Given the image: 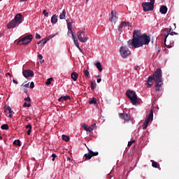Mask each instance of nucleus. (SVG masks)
I'll use <instances>...</instances> for the list:
<instances>
[{
    "label": "nucleus",
    "instance_id": "1",
    "mask_svg": "<svg viewBox=\"0 0 179 179\" xmlns=\"http://www.w3.org/2000/svg\"><path fill=\"white\" fill-rule=\"evenodd\" d=\"M141 30L135 29L133 32V38L127 41V45L129 48H139L144 45H148L150 43V36L143 34L141 35Z\"/></svg>",
    "mask_w": 179,
    "mask_h": 179
},
{
    "label": "nucleus",
    "instance_id": "2",
    "mask_svg": "<svg viewBox=\"0 0 179 179\" xmlns=\"http://www.w3.org/2000/svg\"><path fill=\"white\" fill-rule=\"evenodd\" d=\"M153 80L155 82V91L160 92L163 86V78H162V69H157L152 76H149L146 85L148 87H152Z\"/></svg>",
    "mask_w": 179,
    "mask_h": 179
},
{
    "label": "nucleus",
    "instance_id": "3",
    "mask_svg": "<svg viewBox=\"0 0 179 179\" xmlns=\"http://www.w3.org/2000/svg\"><path fill=\"white\" fill-rule=\"evenodd\" d=\"M171 31V28L169 31V28H165L162 30V36L164 38V44L168 48H171L174 45V41H170L173 37L169 36V32Z\"/></svg>",
    "mask_w": 179,
    "mask_h": 179
},
{
    "label": "nucleus",
    "instance_id": "4",
    "mask_svg": "<svg viewBox=\"0 0 179 179\" xmlns=\"http://www.w3.org/2000/svg\"><path fill=\"white\" fill-rule=\"evenodd\" d=\"M126 96L129 99L130 101H131L133 106H137V104H139V99H138L136 92L134 91L128 90L126 92Z\"/></svg>",
    "mask_w": 179,
    "mask_h": 179
},
{
    "label": "nucleus",
    "instance_id": "5",
    "mask_svg": "<svg viewBox=\"0 0 179 179\" xmlns=\"http://www.w3.org/2000/svg\"><path fill=\"white\" fill-rule=\"evenodd\" d=\"M22 17H23V15H22V14H17L15 18L7 25V28L14 29V27H16L17 26L20 24V23H22Z\"/></svg>",
    "mask_w": 179,
    "mask_h": 179
},
{
    "label": "nucleus",
    "instance_id": "6",
    "mask_svg": "<svg viewBox=\"0 0 179 179\" xmlns=\"http://www.w3.org/2000/svg\"><path fill=\"white\" fill-rule=\"evenodd\" d=\"M78 39L80 43H86L87 40H89V37L86 35V31L85 29H80L77 33Z\"/></svg>",
    "mask_w": 179,
    "mask_h": 179
},
{
    "label": "nucleus",
    "instance_id": "7",
    "mask_svg": "<svg viewBox=\"0 0 179 179\" xmlns=\"http://www.w3.org/2000/svg\"><path fill=\"white\" fill-rule=\"evenodd\" d=\"M31 40H33V35H27L26 36L22 38L17 44L18 45H27V44H29V43H31Z\"/></svg>",
    "mask_w": 179,
    "mask_h": 179
},
{
    "label": "nucleus",
    "instance_id": "8",
    "mask_svg": "<svg viewBox=\"0 0 179 179\" xmlns=\"http://www.w3.org/2000/svg\"><path fill=\"white\" fill-rule=\"evenodd\" d=\"M153 121V110H150L149 115L145 117L144 124L143 125V129H146L148 128V125H149V122H152Z\"/></svg>",
    "mask_w": 179,
    "mask_h": 179
},
{
    "label": "nucleus",
    "instance_id": "9",
    "mask_svg": "<svg viewBox=\"0 0 179 179\" xmlns=\"http://www.w3.org/2000/svg\"><path fill=\"white\" fill-rule=\"evenodd\" d=\"M120 55L123 58H127L129 57V55L131 54V50L127 47V46H122L120 48Z\"/></svg>",
    "mask_w": 179,
    "mask_h": 179
},
{
    "label": "nucleus",
    "instance_id": "10",
    "mask_svg": "<svg viewBox=\"0 0 179 179\" xmlns=\"http://www.w3.org/2000/svg\"><path fill=\"white\" fill-rule=\"evenodd\" d=\"M88 153L85 154L84 157L86 160H90L94 156H99V152H93L89 148H87Z\"/></svg>",
    "mask_w": 179,
    "mask_h": 179
},
{
    "label": "nucleus",
    "instance_id": "11",
    "mask_svg": "<svg viewBox=\"0 0 179 179\" xmlns=\"http://www.w3.org/2000/svg\"><path fill=\"white\" fill-rule=\"evenodd\" d=\"M142 6L144 12H149V10H153L155 9V6L150 4L149 2L143 3Z\"/></svg>",
    "mask_w": 179,
    "mask_h": 179
},
{
    "label": "nucleus",
    "instance_id": "12",
    "mask_svg": "<svg viewBox=\"0 0 179 179\" xmlns=\"http://www.w3.org/2000/svg\"><path fill=\"white\" fill-rule=\"evenodd\" d=\"M110 22L112 23H117V21L118 20V17L117 16V11L112 10L110 12Z\"/></svg>",
    "mask_w": 179,
    "mask_h": 179
},
{
    "label": "nucleus",
    "instance_id": "13",
    "mask_svg": "<svg viewBox=\"0 0 179 179\" xmlns=\"http://www.w3.org/2000/svg\"><path fill=\"white\" fill-rule=\"evenodd\" d=\"M23 76L24 78H33L34 73L31 70H24L22 71Z\"/></svg>",
    "mask_w": 179,
    "mask_h": 179
},
{
    "label": "nucleus",
    "instance_id": "14",
    "mask_svg": "<svg viewBox=\"0 0 179 179\" xmlns=\"http://www.w3.org/2000/svg\"><path fill=\"white\" fill-rule=\"evenodd\" d=\"M120 118H122V120H124V121H129L131 120V116L128 114L124 113H119Z\"/></svg>",
    "mask_w": 179,
    "mask_h": 179
},
{
    "label": "nucleus",
    "instance_id": "15",
    "mask_svg": "<svg viewBox=\"0 0 179 179\" xmlns=\"http://www.w3.org/2000/svg\"><path fill=\"white\" fill-rule=\"evenodd\" d=\"M167 6H162L159 8V12L162 15H166L167 13Z\"/></svg>",
    "mask_w": 179,
    "mask_h": 179
},
{
    "label": "nucleus",
    "instance_id": "16",
    "mask_svg": "<svg viewBox=\"0 0 179 179\" xmlns=\"http://www.w3.org/2000/svg\"><path fill=\"white\" fill-rule=\"evenodd\" d=\"M66 100H71V96H64L59 98L58 101L64 102L66 101Z\"/></svg>",
    "mask_w": 179,
    "mask_h": 179
},
{
    "label": "nucleus",
    "instance_id": "17",
    "mask_svg": "<svg viewBox=\"0 0 179 179\" xmlns=\"http://www.w3.org/2000/svg\"><path fill=\"white\" fill-rule=\"evenodd\" d=\"M127 26V22H122L121 24L118 26V31L122 33V28Z\"/></svg>",
    "mask_w": 179,
    "mask_h": 179
},
{
    "label": "nucleus",
    "instance_id": "18",
    "mask_svg": "<svg viewBox=\"0 0 179 179\" xmlns=\"http://www.w3.org/2000/svg\"><path fill=\"white\" fill-rule=\"evenodd\" d=\"M4 113H6L7 114H10L9 117L10 118H12V113H13V111L12 110V108H10V106H8L5 110Z\"/></svg>",
    "mask_w": 179,
    "mask_h": 179
},
{
    "label": "nucleus",
    "instance_id": "19",
    "mask_svg": "<svg viewBox=\"0 0 179 179\" xmlns=\"http://www.w3.org/2000/svg\"><path fill=\"white\" fill-rule=\"evenodd\" d=\"M78 76H79V75L76 72H73L71 74V79H73V80H74V82H76V80H78Z\"/></svg>",
    "mask_w": 179,
    "mask_h": 179
},
{
    "label": "nucleus",
    "instance_id": "20",
    "mask_svg": "<svg viewBox=\"0 0 179 179\" xmlns=\"http://www.w3.org/2000/svg\"><path fill=\"white\" fill-rule=\"evenodd\" d=\"M66 15V10L64 9L62 12V13L59 15V19L60 20H64L65 19V16Z\"/></svg>",
    "mask_w": 179,
    "mask_h": 179
},
{
    "label": "nucleus",
    "instance_id": "21",
    "mask_svg": "<svg viewBox=\"0 0 179 179\" xmlns=\"http://www.w3.org/2000/svg\"><path fill=\"white\" fill-rule=\"evenodd\" d=\"M57 22H58L57 16H56L55 15H53L51 18L52 24H55V23H57Z\"/></svg>",
    "mask_w": 179,
    "mask_h": 179
},
{
    "label": "nucleus",
    "instance_id": "22",
    "mask_svg": "<svg viewBox=\"0 0 179 179\" xmlns=\"http://www.w3.org/2000/svg\"><path fill=\"white\" fill-rule=\"evenodd\" d=\"M26 129H28V131H27V135H31V124H29L28 125H27L25 127Z\"/></svg>",
    "mask_w": 179,
    "mask_h": 179
},
{
    "label": "nucleus",
    "instance_id": "23",
    "mask_svg": "<svg viewBox=\"0 0 179 179\" xmlns=\"http://www.w3.org/2000/svg\"><path fill=\"white\" fill-rule=\"evenodd\" d=\"M26 129H28V131H27V135H31V124H29L28 125H27L25 127Z\"/></svg>",
    "mask_w": 179,
    "mask_h": 179
},
{
    "label": "nucleus",
    "instance_id": "24",
    "mask_svg": "<svg viewBox=\"0 0 179 179\" xmlns=\"http://www.w3.org/2000/svg\"><path fill=\"white\" fill-rule=\"evenodd\" d=\"M97 69L99 71V72H101L103 71V66H101V64L100 63V62H97L95 64Z\"/></svg>",
    "mask_w": 179,
    "mask_h": 179
},
{
    "label": "nucleus",
    "instance_id": "25",
    "mask_svg": "<svg viewBox=\"0 0 179 179\" xmlns=\"http://www.w3.org/2000/svg\"><path fill=\"white\" fill-rule=\"evenodd\" d=\"M73 38L75 45L78 48H79L80 46L79 45V42H78V39H76V36H75V34H73Z\"/></svg>",
    "mask_w": 179,
    "mask_h": 179
},
{
    "label": "nucleus",
    "instance_id": "26",
    "mask_svg": "<svg viewBox=\"0 0 179 179\" xmlns=\"http://www.w3.org/2000/svg\"><path fill=\"white\" fill-rule=\"evenodd\" d=\"M152 162V167H154V169H159V167H160V164H159V163L153 161V160H151Z\"/></svg>",
    "mask_w": 179,
    "mask_h": 179
},
{
    "label": "nucleus",
    "instance_id": "27",
    "mask_svg": "<svg viewBox=\"0 0 179 179\" xmlns=\"http://www.w3.org/2000/svg\"><path fill=\"white\" fill-rule=\"evenodd\" d=\"M68 20H69V19L66 20V22H67V29L68 30H69V31H71V29H72V23L71 22H68Z\"/></svg>",
    "mask_w": 179,
    "mask_h": 179
},
{
    "label": "nucleus",
    "instance_id": "28",
    "mask_svg": "<svg viewBox=\"0 0 179 179\" xmlns=\"http://www.w3.org/2000/svg\"><path fill=\"white\" fill-rule=\"evenodd\" d=\"M83 73H84V76L85 77L87 78V79H89L90 76V74L89 73V70H84L83 71Z\"/></svg>",
    "mask_w": 179,
    "mask_h": 179
},
{
    "label": "nucleus",
    "instance_id": "29",
    "mask_svg": "<svg viewBox=\"0 0 179 179\" xmlns=\"http://www.w3.org/2000/svg\"><path fill=\"white\" fill-rule=\"evenodd\" d=\"M62 137L63 141H65V142H69V136H68L65 134H63L62 136Z\"/></svg>",
    "mask_w": 179,
    "mask_h": 179
},
{
    "label": "nucleus",
    "instance_id": "30",
    "mask_svg": "<svg viewBox=\"0 0 179 179\" xmlns=\"http://www.w3.org/2000/svg\"><path fill=\"white\" fill-rule=\"evenodd\" d=\"M97 103V99L96 98H92L90 101L89 104H96Z\"/></svg>",
    "mask_w": 179,
    "mask_h": 179
},
{
    "label": "nucleus",
    "instance_id": "31",
    "mask_svg": "<svg viewBox=\"0 0 179 179\" xmlns=\"http://www.w3.org/2000/svg\"><path fill=\"white\" fill-rule=\"evenodd\" d=\"M1 128V129H5L6 131H8V129H9V125H8L7 124H2Z\"/></svg>",
    "mask_w": 179,
    "mask_h": 179
},
{
    "label": "nucleus",
    "instance_id": "32",
    "mask_svg": "<svg viewBox=\"0 0 179 179\" xmlns=\"http://www.w3.org/2000/svg\"><path fill=\"white\" fill-rule=\"evenodd\" d=\"M13 145L15 146H21L20 140H15L13 141Z\"/></svg>",
    "mask_w": 179,
    "mask_h": 179
},
{
    "label": "nucleus",
    "instance_id": "33",
    "mask_svg": "<svg viewBox=\"0 0 179 179\" xmlns=\"http://www.w3.org/2000/svg\"><path fill=\"white\" fill-rule=\"evenodd\" d=\"M96 127V124H92L90 127H88V132H92L94 127Z\"/></svg>",
    "mask_w": 179,
    "mask_h": 179
},
{
    "label": "nucleus",
    "instance_id": "34",
    "mask_svg": "<svg viewBox=\"0 0 179 179\" xmlns=\"http://www.w3.org/2000/svg\"><path fill=\"white\" fill-rule=\"evenodd\" d=\"M89 126H87V124H84L83 126H82V128H83L84 131H86L87 132H89V129H88V127Z\"/></svg>",
    "mask_w": 179,
    "mask_h": 179
},
{
    "label": "nucleus",
    "instance_id": "35",
    "mask_svg": "<svg viewBox=\"0 0 179 179\" xmlns=\"http://www.w3.org/2000/svg\"><path fill=\"white\" fill-rule=\"evenodd\" d=\"M53 79L52 78H50L47 80V81L45 82V85H51V82H52Z\"/></svg>",
    "mask_w": 179,
    "mask_h": 179
},
{
    "label": "nucleus",
    "instance_id": "36",
    "mask_svg": "<svg viewBox=\"0 0 179 179\" xmlns=\"http://www.w3.org/2000/svg\"><path fill=\"white\" fill-rule=\"evenodd\" d=\"M96 88V83L91 81V89L92 90H94Z\"/></svg>",
    "mask_w": 179,
    "mask_h": 179
},
{
    "label": "nucleus",
    "instance_id": "37",
    "mask_svg": "<svg viewBox=\"0 0 179 179\" xmlns=\"http://www.w3.org/2000/svg\"><path fill=\"white\" fill-rule=\"evenodd\" d=\"M55 36H57V34L50 35L48 37L45 38V39L47 40V41H49V40H51V38H53V37H55Z\"/></svg>",
    "mask_w": 179,
    "mask_h": 179
},
{
    "label": "nucleus",
    "instance_id": "38",
    "mask_svg": "<svg viewBox=\"0 0 179 179\" xmlns=\"http://www.w3.org/2000/svg\"><path fill=\"white\" fill-rule=\"evenodd\" d=\"M47 41H47L45 38V39H42L41 41V45H44V44H47Z\"/></svg>",
    "mask_w": 179,
    "mask_h": 179
},
{
    "label": "nucleus",
    "instance_id": "39",
    "mask_svg": "<svg viewBox=\"0 0 179 179\" xmlns=\"http://www.w3.org/2000/svg\"><path fill=\"white\" fill-rule=\"evenodd\" d=\"M43 13L45 17H48V12L47 11V10H43Z\"/></svg>",
    "mask_w": 179,
    "mask_h": 179
},
{
    "label": "nucleus",
    "instance_id": "40",
    "mask_svg": "<svg viewBox=\"0 0 179 179\" xmlns=\"http://www.w3.org/2000/svg\"><path fill=\"white\" fill-rule=\"evenodd\" d=\"M135 143V140L131 141L128 142V146L129 148H131L132 146V143Z\"/></svg>",
    "mask_w": 179,
    "mask_h": 179
},
{
    "label": "nucleus",
    "instance_id": "41",
    "mask_svg": "<svg viewBox=\"0 0 179 179\" xmlns=\"http://www.w3.org/2000/svg\"><path fill=\"white\" fill-rule=\"evenodd\" d=\"M127 27H132V22H126V25H125V27H127Z\"/></svg>",
    "mask_w": 179,
    "mask_h": 179
},
{
    "label": "nucleus",
    "instance_id": "42",
    "mask_svg": "<svg viewBox=\"0 0 179 179\" xmlns=\"http://www.w3.org/2000/svg\"><path fill=\"white\" fill-rule=\"evenodd\" d=\"M23 107H31V104L24 102L23 104Z\"/></svg>",
    "mask_w": 179,
    "mask_h": 179
},
{
    "label": "nucleus",
    "instance_id": "43",
    "mask_svg": "<svg viewBox=\"0 0 179 179\" xmlns=\"http://www.w3.org/2000/svg\"><path fill=\"white\" fill-rule=\"evenodd\" d=\"M30 89H34V83L31 82L30 83V86H29Z\"/></svg>",
    "mask_w": 179,
    "mask_h": 179
},
{
    "label": "nucleus",
    "instance_id": "44",
    "mask_svg": "<svg viewBox=\"0 0 179 179\" xmlns=\"http://www.w3.org/2000/svg\"><path fill=\"white\" fill-rule=\"evenodd\" d=\"M52 162H54L55 160L56 157H57V155L52 154Z\"/></svg>",
    "mask_w": 179,
    "mask_h": 179
},
{
    "label": "nucleus",
    "instance_id": "45",
    "mask_svg": "<svg viewBox=\"0 0 179 179\" xmlns=\"http://www.w3.org/2000/svg\"><path fill=\"white\" fill-rule=\"evenodd\" d=\"M24 101H28V102H30L31 101V99H30V97H27V98H24Z\"/></svg>",
    "mask_w": 179,
    "mask_h": 179
},
{
    "label": "nucleus",
    "instance_id": "46",
    "mask_svg": "<svg viewBox=\"0 0 179 179\" xmlns=\"http://www.w3.org/2000/svg\"><path fill=\"white\" fill-rule=\"evenodd\" d=\"M71 36H73V31H72V29H71V31H68V36H71Z\"/></svg>",
    "mask_w": 179,
    "mask_h": 179
},
{
    "label": "nucleus",
    "instance_id": "47",
    "mask_svg": "<svg viewBox=\"0 0 179 179\" xmlns=\"http://www.w3.org/2000/svg\"><path fill=\"white\" fill-rule=\"evenodd\" d=\"M149 3H150L151 5H153V6H155V0H150Z\"/></svg>",
    "mask_w": 179,
    "mask_h": 179
},
{
    "label": "nucleus",
    "instance_id": "48",
    "mask_svg": "<svg viewBox=\"0 0 179 179\" xmlns=\"http://www.w3.org/2000/svg\"><path fill=\"white\" fill-rule=\"evenodd\" d=\"M38 59H40V61H43V55H38Z\"/></svg>",
    "mask_w": 179,
    "mask_h": 179
},
{
    "label": "nucleus",
    "instance_id": "49",
    "mask_svg": "<svg viewBox=\"0 0 179 179\" xmlns=\"http://www.w3.org/2000/svg\"><path fill=\"white\" fill-rule=\"evenodd\" d=\"M36 38L40 39V38H41V36L38 34H36Z\"/></svg>",
    "mask_w": 179,
    "mask_h": 179
},
{
    "label": "nucleus",
    "instance_id": "50",
    "mask_svg": "<svg viewBox=\"0 0 179 179\" xmlns=\"http://www.w3.org/2000/svg\"><path fill=\"white\" fill-rule=\"evenodd\" d=\"M6 76H10V78H12V74L10 73H6Z\"/></svg>",
    "mask_w": 179,
    "mask_h": 179
},
{
    "label": "nucleus",
    "instance_id": "51",
    "mask_svg": "<svg viewBox=\"0 0 179 179\" xmlns=\"http://www.w3.org/2000/svg\"><path fill=\"white\" fill-rule=\"evenodd\" d=\"M174 34H178V33H176V32H174V31H172V32L170 33V35H171V36H174Z\"/></svg>",
    "mask_w": 179,
    "mask_h": 179
},
{
    "label": "nucleus",
    "instance_id": "52",
    "mask_svg": "<svg viewBox=\"0 0 179 179\" xmlns=\"http://www.w3.org/2000/svg\"><path fill=\"white\" fill-rule=\"evenodd\" d=\"M134 69H135L136 71H139L140 68H139V66H136L134 67Z\"/></svg>",
    "mask_w": 179,
    "mask_h": 179
},
{
    "label": "nucleus",
    "instance_id": "53",
    "mask_svg": "<svg viewBox=\"0 0 179 179\" xmlns=\"http://www.w3.org/2000/svg\"><path fill=\"white\" fill-rule=\"evenodd\" d=\"M96 82H97V83H100V82H101V78H98L96 80Z\"/></svg>",
    "mask_w": 179,
    "mask_h": 179
},
{
    "label": "nucleus",
    "instance_id": "54",
    "mask_svg": "<svg viewBox=\"0 0 179 179\" xmlns=\"http://www.w3.org/2000/svg\"><path fill=\"white\" fill-rule=\"evenodd\" d=\"M13 83H15V85H17L18 82L16 80H13Z\"/></svg>",
    "mask_w": 179,
    "mask_h": 179
},
{
    "label": "nucleus",
    "instance_id": "55",
    "mask_svg": "<svg viewBox=\"0 0 179 179\" xmlns=\"http://www.w3.org/2000/svg\"><path fill=\"white\" fill-rule=\"evenodd\" d=\"M78 50L80 51V52H82L83 54V50H82V48H80V46L78 48Z\"/></svg>",
    "mask_w": 179,
    "mask_h": 179
},
{
    "label": "nucleus",
    "instance_id": "56",
    "mask_svg": "<svg viewBox=\"0 0 179 179\" xmlns=\"http://www.w3.org/2000/svg\"><path fill=\"white\" fill-rule=\"evenodd\" d=\"M24 87H29V83L24 85Z\"/></svg>",
    "mask_w": 179,
    "mask_h": 179
},
{
    "label": "nucleus",
    "instance_id": "57",
    "mask_svg": "<svg viewBox=\"0 0 179 179\" xmlns=\"http://www.w3.org/2000/svg\"><path fill=\"white\" fill-rule=\"evenodd\" d=\"M27 0H20V2H26Z\"/></svg>",
    "mask_w": 179,
    "mask_h": 179
},
{
    "label": "nucleus",
    "instance_id": "58",
    "mask_svg": "<svg viewBox=\"0 0 179 179\" xmlns=\"http://www.w3.org/2000/svg\"><path fill=\"white\" fill-rule=\"evenodd\" d=\"M67 160L71 161V157H67Z\"/></svg>",
    "mask_w": 179,
    "mask_h": 179
},
{
    "label": "nucleus",
    "instance_id": "59",
    "mask_svg": "<svg viewBox=\"0 0 179 179\" xmlns=\"http://www.w3.org/2000/svg\"><path fill=\"white\" fill-rule=\"evenodd\" d=\"M100 76H96L95 78H100Z\"/></svg>",
    "mask_w": 179,
    "mask_h": 179
},
{
    "label": "nucleus",
    "instance_id": "60",
    "mask_svg": "<svg viewBox=\"0 0 179 179\" xmlns=\"http://www.w3.org/2000/svg\"><path fill=\"white\" fill-rule=\"evenodd\" d=\"M86 3H87V2H89V0H85Z\"/></svg>",
    "mask_w": 179,
    "mask_h": 179
},
{
    "label": "nucleus",
    "instance_id": "61",
    "mask_svg": "<svg viewBox=\"0 0 179 179\" xmlns=\"http://www.w3.org/2000/svg\"><path fill=\"white\" fill-rule=\"evenodd\" d=\"M43 62H44V60L41 61V64H43Z\"/></svg>",
    "mask_w": 179,
    "mask_h": 179
},
{
    "label": "nucleus",
    "instance_id": "62",
    "mask_svg": "<svg viewBox=\"0 0 179 179\" xmlns=\"http://www.w3.org/2000/svg\"><path fill=\"white\" fill-rule=\"evenodd\" d=\"M0 139H2V136H0Z\"/></svg>",
    "mask_w": 179,
    "mask_h": 179
},
{
    "label": "nucleus",
    "instance_id": "63",
    "mask_svg": "<svg viewBox=\"0 0 179 179\" xmlns=\"http://www.w3.org/2000/svg\"><path fill=\"white\" fill-rule=\"evenodd\" d=\"M0 37H2V36H0Z\"/></svg>",
    "mask_w": 179,
    "mask_h": 179
}]
</instances>
